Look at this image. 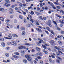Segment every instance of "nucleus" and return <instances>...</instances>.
I'll list each match as a JSON object with an SVG mask.
<instances>
[{"instance_id": "f257e3e1", "label": "nucleus", "mask_w": 64, "mask_h": 64, "mask_svg": "<svg viewBox=\"0 0 64 64\" xmlns=\"http://www.w3.org/2000/svg\"><path fill=\"white\" fill-rule=\"evenodd\" d=\"M25 57L26 58H27V60L29 61H31L32 60V58H30V55L27 54L25 55Z\"/></svg>"}, {"instance_id": "f03ea898", "label": "nucleus", "mask_w": 64, "mask_h": 64, "mask_svg": "<svg viewBox=\"0 0 64 64\" xmlns=\"http://www.w3.org/2000/svg\"><path fill=\"white\" fill-rule=\"evenodd\" d=\"M46 30L48 31H49V32H51V33L53 35L54 34V32H53V31L52 30H50V28L49 27H46Z\"/></svg>"}, {"instance_id": "7ed1b4c3", "label": "nucleus", "mask_w": 64, "mask_h": 64, "mask_svg": "<svg viewBox=\"0 0 64 64\" xmlns=\"http://www.w3.org/2000/svg\"><path fill=\"white\" fill-rule=\"evenodd\" d=\"M18 48L19 49H20V50H21L22 49H25L26 48L25 46L21 45L19 46L18 47Z\"/></svg>"}, {"instance_id": "20e7f679", "label": "nucleus", "mask_w": 64, "mask_h": 64, "mask_svg": "<svg viewBox=\"0 0 64 64\" xmlns=\"http://www.w3.org/2000/svg\"><path fill=\"white\" fill-rule=\"evenodd\" d=\"M8 38H7L5 36H4V38H5V39H11L12 38V36H11V35L9 34L8 35Z\"/></svg>"}, {"instance_id": "39448f33", "label": "nucleus", "mask_w": 64, "mask_h": 64, "mask_svg": "<svg viewBox=\"0 0 64 64\" xmlns=\"http://www.w3.org/2000/svg\"><path fill=\"white\" fill-rule=\"evenodd\" d=\"M52 22L50 20H48V25L50 26V27H52V25L51 24Z\"/></svg>"}, {"instance_id": "423d86ee", "label": "nucleus", "mask_w": 64, "mask_h": 64, "mask_svg": "<svg viewBox=\"0 0 64 64\" xmlns=\"http://www.w3.org/2000/svg\"><path fill=\"white\" fill-rule=\"evenodd\" d=\"M10 43L12 45H14V46L16 45V42L13 40H12L10 42Z\"/></svg>"}, {"instance_id": "0eeeda50", "label": "nucleus", "mask_w": 64, "mask_h": 64, "mask_svg": "<svg viewBox=\"0 0 64 64\" xmlns=\"http://www.w3.org/2000/svg\"><path fill=\"white\" fill-rule=\"evenodd\" d=\"M36 55L37 56L38 55H39L40 56H42L43 55L42 54V53L40 52H38V53L36 54Z\"/></svg>"}, {"instance_id": "6e6552de", "label": "nucleus", "mask_w": 64, "mask_h": 64, "mask_svg": "<svg viewBox=\"0 0 64 64\" xmlns=\"http://www.w3.org/2000/svg\"><path fill=\"white\" fill-rule=\"evenodd\" d=\"M36 30H37L38 32H40V33H41V32H42V30L41 29L39 28H36Z\"/></svg>"}, {"instance_id": "1a4fd4ad", "label": "nucleus", "mask_w": 64, "mask_h": 64, "mask_svg": "<svg viewBox=\"0 0 64 64\" xmlns=\"http://www.w3.org/2000/svg\"><path fill=\"white\" fill-rule=\"evenodd\" d=\"M50 5L52 6L53 9H56V8L54 6V5L53 4L51 3L50 4Z\"/></svg>"}, {"instance_id": "9d476101", "label": "nucleus", "mask_w": 64, "mask_h": 64, "mask_svg": "<svg viewBox=\"0 0 64 64\" xmlns=\"http://www.w3.org/2000/svg\"><path fill=\"white\" fill-rule=\"evenodd\" d=\"M1 45H2V47H5V44L4 42H2L1 43Z\"/></svg>"}, {"instance_id": "9b49d317", "label": "nucleus", "mask_w": 64, "mask_h": 64, "mask_svg": "<svg viewBox=\"0 0 64 64\" xmlns=\"http://www.w3.org/2000/svg\"><path fill=\"white\" fill-rule=\"evenodd\" d=\"M57 58L58 60H61V61H62V59L61 58L59 57L58 56H57L56 57Z\"/></svg>"}, {"instance_id": "f8f14e48", "label": "nucleus", "mask_w": 64, "mask_h": 64, "mask_svg": "<svg viewBox=\"0 0 64 64\" xmlns=\"http://www.w3.org/2000/svg\"><path fill=\"white\" fill-rule=\"evenodd\" d=\"M50 43L52 44V45L53 44H54V40H51L50 42Z\"/></svg>"}, {"instance_id": "ddd939ff", "label": "nucleus", "mask_w": 64, "mask_h": 64, "mask_svg": "<svg viewBox=\"0 0 64 64\" xmlns=\"http://www.w3.org/2000/svg\"><path fill=\"white\" fill-rule=\"evenodd\" d=\"M23 62H24L25 64H26V63H27V60L26 59H24L23 60Z\"/></svg>"}, {"instance_id": "4468645a", "label": "nucleus", "mask_w": 64, "mask_h": 64, "mask_svg": "<svg viewBox=\"0 0 64 64\" xmlns=\"http://www.w3.org/2000/svg\"><path fill=\"white\" fill-rule=\"evenodd\" d=\"M5 55L6 57H8L9 56V54L8 53H6L5 54Z\"/></svg>"}, {"instance_id": "2eb2a0df", "label": "nucleus", "mask_w": 64, "mask_h": 64, "mask_svg": "<svg viewBox=\"0 0 64 64\" xmlns=\"http://www.w3.org/2000/svg\"><path fill=\"white\" fill-rule=\"evenodd\" d=\"M15 9L16 10V12H18V13H21V12H20L19 11H17V10H18V8H17L16 7L15 8Z\"/></svg>"}, {"instance_id": "dca6fc26", "label": "nucleus", "mask_w": 64, "mask_h": 64, "mask_svg": "<svg viewBox=\"0 0 64 64\" xmlns=\"http://www.w3.org/2000/svg\"><path fill=\"white\" fill-rule=\"evenodd\" d=\"M34 22L36 24V25H39V24L38 23V21L36 20H34Z\"/></svg>"}, {"instance_id": "f3484780", "label": "nucleus", "mask_w": 64, "mask_h": 64, "mask_svg": "<svg viewBox=\"0 0 64 64\" xmlns=\"http://www.w3.org/2000/svg\"><path fill=\"white\" fill-rule=\"evenodd\" d=\"M36 51H40V48L37 47L36 48Z\"/></svg>"}, {"instance_id": "a211bd4d", "label": "nucleus", "mask_w": 64, "mask_h": 64, "mask_svg": "<svg viewBox=\"0 0 64 64\" xmlns=\"http://www.w3.org/2000/svg\"><path fill=\"white\" fill-rule=\"evenodd\" d=\"M12 36L14 37H18V36L16 34H13Z\"/></svg>"}, {"instance_id": "6ab92c4d", "label": "nucleus", "mask_w": 64, "mask_h": 64, "mask_svg": "<svg viewBox=\"0 0 64 64\" xmlns=\"http://www.w3.org/2000/svg\"><path fill=\"white\" fill-rule=\"evenodd\" d=\"M12 57L15 58H19V56L16 55H14L12 56Z\"/></svg>"}, {"instance_id": "aec40b11", "label": "nucleus", "mask_w": 64, "mask_h": 64, "mask_svg": "<svg viewBox=\"0 0 64 64\" xmlns=\"http://www.w3.org/2000/svg\"><path fill=\"white\" fill-rule=\"evenodd\" d=\"M24 45H26V46H30L31 44L29 43H26L24 44Z\"/></svg>"}, {"instance_id": "412c9836", "label": "nucleus", "mask_w": 64, "mask_h": 64, "mask_svg": "<svg viewBox=\"0 0 64 64\" xmlns=\"http://www.w3.org/2000/svg\"><path fill=\"white\" fill-rule=\"evenodd\" d=\"M58 53H61V54H62V55H64V53L62 52L61 51H60V50H58Z\"/></svg>"}, {"instance_id": "4be33fe9", "label": "nucleus", "mask_w": 64, "mask_h": 64, "mask_svg": "<svg viewBox=\"0 0 64 64\" xmlns=\"http://www.w3.org/2000/svg\"><path fill=\"white\" fill-rule=\"evenodd\" d=\"M14 54L15 55H18L19 56V53L17 52H16L14 53Z\"/></svg>"}, {"instance_id": "5701e85b", "label": "nucleus", "mask_w": 64, "mask_h": 64, "mask_svg": "<svg viewBox=\"0 0 64 64\" xmlns=\"http://www.w3.org/2000/svg\"><path fill=\"white\" fill-rule=\"evenodd\" d=\"M58 27V26H57V25H56V26H54L55 28V29H56V30H57V29H57Z\"/></svg>"}, {"instance_id": "b1692460", "label": "nucleus", "mask_w": 64, "mask_h": 64, "mask_svg": "<svg viewBox=\"0 0 64 64\" xmlns=\"http://www.w3.org/2000/svg\"><path fill=\"white\" fill-rule=\"evenodd\" d=\"M20 52H22V53H23V54H24V53H25V50H22L20 51Z\"/></svg>"}, {"instance_id": "393cba45", "label": "nucleus", "mask_w": 64, "mask_h": 64, "mask_svg": "<svg viewBox=\"0 0 64 64\" xmlns=\"http://www.w3.org/2000/svg\"><path fill=\"white\" fill-rule=\"evenodd\" d=\"M55 48H56V49H57L58 50H60V48H59L57 47L56 46H54Z\"/></svg>"}, {"instance_id": "a878e982", "label": "nucleus", "mask_w": 64, "mask_h": 64, "mask_svg": "<svg viewBox=\"0 0 64 64\" xmlns=\"http://www.w3.org/2000/svg\"><path fill=\"white\" fill-rule=\"evenodd\" d=\"M20 29L22 30H25V28L23 26H22L20 28Z\"/></svg>"}, {"instance_id": "bb28decb", "label": "nucleus", "mask_w": 64, "mask_h": 64, "mask_svg": "<svg viewBox=\"0 0 64 64\" xmlns=\"http://www.w3.org/2000/svg\"><path fill=\"white\" fill-rule=\"evenodd\" d=\"M14 15H11L10 16V18L11 19H12V18H14Z\"/></svg>"}, {"instance_id": "cd10ccee", "label": "nucleus", "mask_w": 64, "mask_h": 64, "mask_svg": "<svg viewBox=\"0 0 64 64\" xmlns=\"http://www.w3.org/2000/svg\"><path fill=\"white\" fill-rule=\"evenodd\" d=\"M19 18L20 19H23V16H21L20 15L19 16Z\"/></svg>"}, {"instance_id": "c85d7f7f", "label": "nucleus", "mask_w": 64, "mask_h": 64, "mask_svg": "<svg viewBox=\"0 0 64 64\" xmlns=\"http://www.w3.org/2000/svg\"><path fill=\"white\" fill-rule=\"evenodd\" d=\"M43 51L44 53L45 54H47L48 53L47 51L45 50V49H44Z\"/></svg>"}, {"instance_id": "c756f323", "label": "nucleus", "mask_w": 64, "mask_h": 64, "mask_svg": "<svg viewBox=\"0 0 64 64\" xmlns=\"http://www.w3.org/2000/svg\"><path fill=\"white\" fill-rule=\"evenodd\" d=\"M22 34L23 35H25L26 34V32H22Z\"/></svg>"}, {"instance_id": "7c9ffc66", "label": "nucleus", "mask_w": 64, "mask_h": 64, "mask_svg": "<svg viewBox=\"0 0 64 64\" xmlns=\"http://www.w3.org/2000/svg\"><path fill=\"white\" fill-rule=\"evenodd\" d=\"M0 20L3 21H4V18L0 17Z\"/></svg>"}, {"instance_id": "2f4dec72", "label": "nucleus", "mask_w": 64, "mask_h": 64, "mask_svg": "<svg viewBox=\"0 0 64 64\" xmlns=\"http://www.w3.org/2000/svg\"><path fill=\"white\" fill-rule=\"evenodd\" d=\"M58 43L59 44H60V45H62V42H61L60 41H59L58 42Z\"/></svg>"}, {"instance_id": "473e14b6", "label": "nucleus", "mask_w": 64, "mask_h": 64, "mask_svg": "<svg viewBox=\"0 0 64 64\" xmlns=\"http://www.w3.org/2000/svg\"><path fill=\"white\" fill-rule=\"evenodd\" d=\"M56 62H57V63H60V60H56Z\"/></svg>"}, {"instance_id": "72a5a7b5", "label": "nucleus", "mask_w": 64, "mask_h": 64, "mask_svg": "<svg viewBox=\"0 0 64 64\" xmlns=\"http://www.w3.org/2000/svg\"><path fill=\"white\" fill-rule=\"evenodd\" d=\"M6 24L7 25V26H10V24H9V23L8 22H6Z\"/></svg>"}, {"instance_id": "f704fd0d", "label": "nucleus", "mask_w": 64, "mask_h": 64, "mask_svg": "<svg viewBox=\"0 0 64 64\" xmlns=\"http://www.w3.org/2000/svg\"><path fill=\"white\" fill-rule=\"evenodd\" d=\"M30 14H34V12L33 11H31V12H30Z\"/></svg>"}, {"instance_id": "c9c22d12", "label": "nucleus", "mask_w": 64, "mask_h": 64, "mask_svg": "<svg viewBox=\"0 0 64 64\" xmlns=\"http://www.w3.org/2000/svg\"><path fill=\"white\" fill-rule=\"evenodd\" d=\"M4 41V39L3 38H2L0 39V41Z\"/></svg>"}, {"instance_id": "e433bc0d", "label": "nucleus", "mask_w": 64, "mask_h": 64, "mask_svg": "<svg viewBox=\"0 0 64 64\" xmlns=\"http://www.w3.org/2000/svg\"><path fill=\"white\" fill-rule=\"evenodd\" d=\"M30 21L31 22H32V23H33V22H34L33 20V19H32V18H30Z\"/></svg>"}, {"instance_id": "4c0bfd02", "label": "nucleus", "mask_w": 64, "mask_h": 64, "mask_svg": "<svg viewBox=\"0 0 64 64\" xmlns=\"http://www.w3.org/2000/svg\"><path fill=\"white\" fill-rule=\"evenodd\" d=\"M38 27V28H40V29H42L43 27H42V26H37Z\"/></svg>"}, {"instance_id": "58836bf2", "label": "nucleus", "mask_w": 64, "mask_h": 64, "mask_svg": "<svg viewBox=\"0 0 64 64\" xmlns=\"http://www.w3.org/2000/svg\"><path fill=\"white\" fill-rule=\"evenodd\" d=\"M38 40L39 41H41V42H43V40H42V39H41L40 38H38Z\"/></svg>"}, {"instance_id": "ea45409f", "label": "nucleus", "mask_w": 64, "mask_h": 64, "mask_svg": "<svg viewBox=\"0 0 64 64\" xmlns=\"http://www.w3.org/2000/svg\"><path fill=\"white\" fill-rule=\"evenodd\" d=\"M42 46L44 49H46V46H45V45H42Z\"/></svg>"}, {"instance_id": "a19ab883", "label": "nucleus", "mask_w": 64, "mask_h": 64, "mask_svg": "<svg viewBox=\"0 0 64 64\" xmlns=\"http://www.w3.org/2000/svg\"><path fill=\"white\" fill-rule=\"evenodd\" d=\"M44 32L46 33V34H49V32H48L47 30H45L44 31Z\"/></svg>"}, {"instance_id": "79ce46f5", "label": "nucleus", "mask_w": 64, "mask_h": 64, "mask_svg": "<svg viewBox=\"0 0 64 64\" xmlns=\"http://www.w3.org/2000/svg\"><path fill=\"white\" fill-rule=\"evenodd\" d=\"M36 43L38 45V46H40V44L38 42H36Z\"/></svg>"}, {"instance_id": "37998d69", "label": "nucleus", "mask_w": 64, "mask_h": 64, "mask_svg": "<svg viewBox=\"0 0 64 64\" xmlns=\"http://www.w3.org/2000/svg\"><path fill=\"white\" fill-rule=\"evenodd\" d=\"M36 58H37L38 59H41L42 58L41 57L39 56H37Z\"/></svg>"}, {"instance_id": "c03bdc74", "label": "nucleus", "mask_w": 64, "mask_h": 64, "mask_svg": "<svg viewBox=\"0 0 64 64\" xmlns=\"http://www.w3.org/2000/svg\"><path fill=\"white\" fill-rule=\"evenodd\" d=\"M54 3L55 4H56V5H59V3H58V2H54Z\"/></svg>"}, {"instance_id": "a18cd8bd", "label": "nucleus", "mask_w": 64, "mask_h": 64, "mask_svg": "<svg viewBox=\"0 0 64 64\" xmlns=\"http://www.w3.org/2000/svg\"><path fill=\"white\" fill-rule=\"evenodd\" d=\"M24 11H25L26 12H27V13H28V10L27 9H25V8H24Z\"/></svg>"}, {"instance_id": "49530a36", "label": "nucleus", "mask_w": 64, "mask_h": 64, "mask_svg": "<svg viewBox=\"0 0 64 64\" xmlns=\"http://www.w3.org/2000/svg\"><path fill=\"white\" fill-rule=\"evenodd\" d=\"M39 18H40V19H41L43 21V20H43V18H42V16H40V17Z\"/></svg>"}, {"instance_id": "de8ad7c7", "label": "nucleus", "mask_w": 64, "mask_h": 64, "mask_svg": "<svg viewBox=\"0 0 64 64\" xmlns=\"http://www.w3.org/2000/svg\"><path fill=\"white\" fill-rule=\"evenodd\" d=\"M60 51H62V52H64V48H60Z\"/></svg>"}, {"instance_id": "09e8293b", "label": "nucleus", "mask_w": 64, "mask_h": 64, "mask_svg": "<svg viewBox=\"0 0 64 64\" xmlns=\"http://www.w3.org/2000/svg\"><path fill=\"white\" fill-rule=\"evenodd\" d=\"M56 7L58 9H60L61 8V7L59 6H56Z\"/></svg>"}, {"instance_id": "8fccbe9b", "label": "nucleus", "mask_w": 64, "mask_h": 64, "mask_svg": "<svg viewBox=\"0 0 64 64\" xmlns=\"http://www.w3.org/2000/svg\"><path fill=\"white\" fill-rule=\"evenodd\" d=\"M14 23H17V20H14Z\"/></svg>"}, {"instance_id": "3c124183", "label": "nucleus", "mask_w": 64, "mask_h": 64, "mask_svg": "<svg viewBox=\"0 0 64 64\" xmlns=\"http://www.w3.org/2000/svg\"><path fill=\"white\" fill-rule=\"evenodd\" d=\"M28 16L30 19L31 18H32V16H31V15H30V14H28Z\"/></svg>"}, {"instance_id": "603ef678", "label": "nucleus", "mask_w": 64, "mask_h": 64, "mask_svg": "<svg viewBox=\"0 0 64 64\" xmlns=\"http://www.w3.org/2000/svg\"><path fill=\"white\" fill-rule=\"evenodd\" d=\"M36 54H32V56H33V57H36V56H37V55H36Z\"/></svg>"}, {"instance_id": "864d4df0", "label": "nucleus", "mask_w": 64, "mask_h": 64, "mask_svg": "<svg viewBox=\"0 0 64 64\" xmlns=\"http://www.w3.org/2000/svg\"><path fill=\"white\" fill-rule=\"evenodd\" d=\"M40 63L41 64H43V62L42 61V60H40Z\"/></svg>"}, {"instance_id": "5fc2aeb1", "label": "nucleus", "mask_w": 64, "mask_h": 64, "mask_svg": "<svg viewBox=\"0 0 64 64\" xmlns=\"http://www.w3.org/2000/svg\"><path fill=\"white\" fill-rule=\"evenodd\" d=\"M49 37L50 38L52 37V34H50V35H49Z\"/></svg>"}, {"instance_id": "6e6d98bb", "label": "nucleus", "mask_w": 64, "mask_h": 64, "mask_svg": "<svg viewBox=\"0 0 64 64\" xmlns=\"http://www.w3.org/2000/svg\"><path fill=\"white\" fill-rule=\"evenodd\" d=\"M61 33L62 34H64V31H62L61 32Z\"/></svg>"}, {"instance_id": "4d7b16f0", "label": "nucleus", "mask_w": 64, "mask_h": 64, "mask_svg": "<svg viewBox=\"0 0 64 64\" xmlns=\"http://www.w3.org/2000/svg\"><path fill=\"white\" fill-rule=\"evenodd\" d=\"M34 64H37V61L35 60L34 61Z\"/></svg>"}, {"instance_id": "13d9d810", "label": "nucleus", "mask_w": 64, "mask_h": 64, "mask_svg": "<svg viewBox=\"0 0 64 64\" xmlns=\"http://www.w3.org/2000/svg\"><path fill=\"white\" fill-rule=\"evenodd\" d=\"M63 10H61L60 11V13H63Z\"/></svg>"}, {"instance_id": "bf43d9fd", "label": "nucleus", "mask_w": 64, "mask_h": 64, "mask_svg": "<svg viewBox=\"0 0 64 64\" xmlns=\"http://www.w3.org/2000/svg\"><path fill=\"white\" fill-rule=\"evenodd\" d=\"M3 10H4V8H0V11H3Z\"/></svg>"}, {"instance_id": "052dcab7", "label": "nucleus", "mask_w": 64, "mask_h": 64, "mask_svg": "<svg viewBox=\"0 0 64 64\" xmlns=\"http://www.w3.org/2000/svg\"><path fill=\"white\" fill-rule=\"evenodd\" d=\"M53 22L54 24H55L56 25H57V23H56V22H55V21H54Z\"/></svg>"}, {"instance_id": "680f3d73", "label": "nucleus", "mask_w": 64, "mask_h": 64, "mask_svg": "<svg viewBox=\"0 0 64 64\" xmlns=\"http://www.w3.org/2000/svg\"><path fill=\"white\" fill-rule=\"evenodd\" d=\"M37 11H39L40 10V8H37Z\"/></svg>"}, {"instance_id": "e2e57ef3", "label": "nucleus", "mask_w": 64, "mask_h": 64, "mask_svg": "<svg viewBox=\"0 0 64 64\" xmlns=\"http://www.w3.org/2000/svg\"><path fill=\"white\" fill-rule=\"evenodd\" d=\"M6 50H9V49H10V48L9 47H6Z\"/></svg>"}, {"instance_id": "0e129e2a", "label": "nucleus", "mask_w": 64, "mask_h": 64, "mask_svg": "<svg viewBox=\"0 0 64 64\" xmlns=\"http://www.w3.org/2000/svg\"><path fill=\"white\" fill-rule=\"evenodd\" d=\"M40 7H42V6H43V5H42V3H40Z\"/></svg>"}, {"instance_id": "69168bd1", "label": "nucleus", "mask_w": 64, "mask_h": 64, "mask_svg": "<svg viewBox=\"0 0 64 64\" xmlns=\"http://www.w3.org/2000/svg\"><path fill=\"white\" fill-rule=\"evenodd\" d=\"M35 50L34 49H32V52H35Z\"/></svg>"}, {"instance_id": "338daca9", "label": "nucleus", "mask_w": 64, "mask_h": 64, "mask_svg": "<svg viewBox=\"0 0 64 64\" xmlns=\"http://www.w3.org/2000/svg\"><path fill=\"white\" fill-rule=\"evenodd\" d=\"M22 12H23V14H24V15H26V12H25L24 11H22Z\"/></svg>"}, {"instance_id": "774afa93", "label": "nucleus", "mask_w": 64, "mask_h": 64, "mask_svg": "<svg viewBox=\"0 0 64 64\" xmlns=\"http://www.w3.org/2000/svg\"><path fill=\"white\" fill-rule=\"evenodd\" d=\"M56 54L57 56H58V55H60V54L59 53H58V52H56Z\"/></svg>"}]
</instances>
